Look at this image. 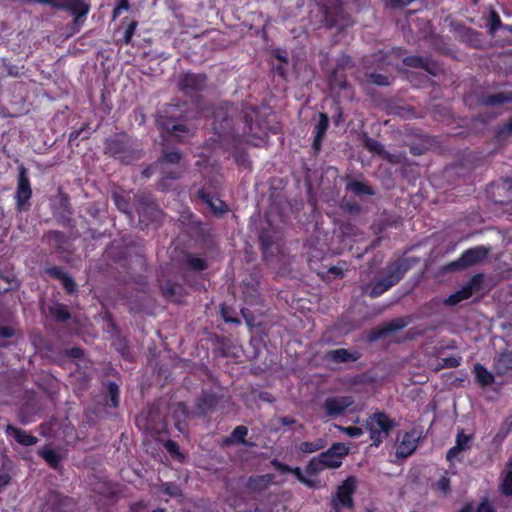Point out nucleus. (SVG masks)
<instances>
[{
    "label": "nucleus",
    "mask_w": 512,
    "mask_h": 512,
    "mask_svg": "<svg viewBox=\"0 0 512 512\" xmlns=\"http://www.w3.org/2000/svg\"><path fill=\"white\" fill-rule=\"evenodd\" d=\"M354 67V63L352 61L351 56L349 55H342L339 57L336 61L335 70H342L344 71L346 68H352Z\"/></svg>",
    "instance_id": "052dcab7"
},
{
    "label": "nucleus",
    "mask_w": 512,
    "mask_h": 512,
    "mask_svg": "<svg viewBox=\"0 0 512 512\" xmlns=\"http://www.w3.org/2000/svg\"><path fill=\"white\" fill-rule=\"evenodd\" d=\"M417 448V438L415 432H405L401 442L397 447V454L403 457H408Z\"/></svg>",
    "instance_id": "c756f323"
},
{
    "label": "nucleus",
    "mask_w": 512,
    "mask_h": 512,
    "mask_svg": "<svg viewBox=\"0 0 512 512\" xmlns=\"http://www.w3.org/2000/svg\"><path fill=\"white\" fill-rule=\"evenodd\" d=\"M319 120L313 129V142L312 148L315 152L321 150L323 140L329 128V117L326 113L320 112L318 114Z\"/></svg>",
    "instance_id": "5701e85b"
},
{
    "label": "nucleus",
    "mask_w": 512,
    "mask_h": 512,
    "mask_svg": "<svg viewBox=\"0 0 512 512\" xmlns=\"http://www.w3.org/2000/svg\"><path fill=\"white\" fill-rule=\"evenodd\" d=\"M0 279L8 284V287L4 289L5 292L9 290H16L20 286V281L13 271L0 270Z\"/></svg>",
    "instance_id": "49530a36"
},
{
    "label": "nucleus",
    "mask_w": 512,
    "mask_h": 512,
    "mask_svg": "<svg viewBox=\"0 0 512 512\" xmlns=\"http://www.w3.org/2000/svg\"><path fill=\"white\" fill-rule=\"evenodd\" d=\"M494 371L497 376L504 377L512 370V351L503 349L494 359Z\"/></svg>",
    "instance_id": "bb28decb"
},
{
    "label": "nucleus",
    "mask_w": 512,
    "mask_h": 512,
    "mask_svg": "<svg viewBox=\"0 0 512 512\" xmlns=\"http://www.w3.org/2000/svg\"><path fill=\"white\" fill-rule=\"evenodd\" d=\"M361 357L358 351H350L345 348H339L335 350H328L324 354V359L328 362L335 364H342L348 362H355Z\"/></svg>",
    "instance_id": "412c9836"
},
{
    "label": "nucleus",
    "mask_w": 512,
    "mask_h": 512,
    "mask_svg": "<svg viewBox=\"0 0 512 512\" xmlns=\"http://www.w3.org/2000/svg\"><path fill=\"white\" fill-rule=\"evenodd\" d=\"M39 456L52 468L57 469L61 462V455L50 447H44L39 450Z\"/></svg>",
    "instance_id": "ea45409f"
},
{
    "label": "nucleus",
    "mask_w": 512,
    "mask_h": 512,
    "mask_svg": "<svg viewBox=\"0 0 512 512\" xmlns=\"http://www.w3.org/2000/svg\"><path fill=\"white\" fill-rule=\"evenodd\" d=\"M185 264L189 270L196 272H201L208 268L207 260L193 253L187 254Z\"/></svg>",
    "instance_id": "37998d69"
},
{
    "label": "nucleus",
    "mask_w": 512,
    "mask_h": 512,
    "mask_svg": "<svg viewBox=\"0 0 512 512\" xmlns=\"http://www.w3.org/2000/svg\"><path fill=\"white\" fill-rule=\"evenodd\" d=\"M338 429L351 438H357L363 434L362 428L358 426H338Z\"/></svg>",
    "instance_id": "e2e57ef3"
},
{
    "label": "nucleus",
    "mask_w": 512,
    "mask_h": 512,
    "mask_svg": "<svg viewBox=\"0 0 512 512\" xmlns=\"http://www.w3.org/2000/svg\"><path fill=\"white\" fill-rule=\"evenodd\" d=\"M113 200H114V203H115L117 209L120 212L125 213L128 216H131L132 207H131V203L128 198H126L123 195L115 193V194H113Z\"/></svg>",
    "instance_id": "8fccbe9b"
},
{
    "label": "nucleus",
    "mask_w": 512,
    "mask_h": 512,
    "mask_svg": "<svg viewBox=\"0 0 512 512\" xmlns=\"http://www.w3.org/2000/svg\"><path fill=\"white\" fill-rule=\"evenodd\" d=\"M5 434L7 437H12L18 444L25 447L33 446L38 442V438L36 436L12 424H7L5 426Z\"/></svg>",
    "instance_id": "b1692460"
},
{
    "label": "nucleus",
    "mask_w": 512,
    "mask_h": 512,
    "mask_svg": "<svg viewBox=\"0 0 512 512\" xmlns=\"http://www.w3.org/2000/svg\"><path fill=\"white\" fill-rule=\"evenodd\" d=\"M103 153L123 165H130L143 157L139 140L124 131L113 133L105 138Z\"/></svg>",
    "instance_id": "f257e3e1"
},
{
    "label": "nucleus",
    "mask_w": 512,
    "mask_h": 512,
    "mask_svg": "<svg viewBox=\"0 0 512 512\" xmlns=\"http://www.w3.org/2000/svg\"><path fill=\"white\" fill-rule=\"evenodd\" d=\"M220 397L213 391H202L196 399L195 408L198 415L205 416L215 410Z\"/></svg>",
    "instance_id": "6ab92c4d"
},
{
    "label": "nucleus",
    "mask_w": 512,
    "mask_h": 512,
    "mask_svg": "<svg viewBox=\"0 0 512 512\" xmlns=\"http://www.w3.org/2000/svg\"><path fill=\"white\" fill-rule=\"evenodd\" d=\"M484 281V276L482 273H478L473 275L470 280L466 283L470 290L474 293L482 289V284Z\"/></svg>",
    "instance_id": "4d7b16f0"
},
{
    "label": "nucleus",
    "mask_w": 512,
    "mask_h": 512,
    "mask_svg": "<svg viewBox=\"0 0 512 512\" xmlns=\"http://www.w3.org/2000/svg\"><path fill=\"white\" fill-rule=\"evenodd\" d=\"M15 464L6 454L0 458V494L11 484Z\"/></svg>",
    "instance_id": "a878e982"
},
{
    "label": "nucleus",
    "mask_w": 512,
    "mask_h": 512,
    "mask_svg": "<svg viewBox=\"0 0 512 512\" xmlns=\"http://www.w3.org/2000/svg\"><path fill=\"white\" fill-rule=\"evenodd\" d=\"M476 512H496L494 506L487 498H484L478 505Z\"/></svg>",
    "instance_id": "774afa93"
},
{
    "label": "nucleus",
    "mask_w": 512,
    "mask_h": 512,
    "mask_svg": "<svg viewBox=\"0 0 512 512\" xmlns=\"http://www.w3.org/2000/svg\"><path fill=\"white\" fill-rule=\"evenodd\" d=\"M3 66L7 75L11 77H19L22 74V69L24 68V66H18L6 60H3Z\"/></svg>",
    "instance_id": "bf43d9fd"
},
{
    "label": "nucleus",
    "mask_w": 512,
    "mask_h": 512,
    "mask_svg": "<svg viewBox=\"0 0 512 512\" xmlns=\"http://www.w3.org/2000/svg\"><path fill=\"white\" fill-rule=\"evenodd\" d=\"M357 490V479L354 476L347 477L337 486L335 493L331 496L330 506L333 511L340 508L353 511L355 508L354 494Z\"/></svg>",
    "instance_id": "0eeeda50"
},
{
    "label": "nucleus",
    "mask_w": 512,
    "mask_h": 512,
    "mask_svg": "<svg viewBox=\"0 0 512 512\" xmlns=\"http://www.w3.org/2000/svg\"><path fill=\"white\" fill-rule=\"evenodd\" d=\"M414 259L398 258L387 265V274L374 283H367L361 286V292L370 298H377L398 284L405 274L412 268Z\"/></svg>",
    "instance_id": "f03ea898"
},
{
    "label": "nucleus",
    "mask_w": 512,
    "mask_h": 512,
    "mask_svg": "<svg viewBox=\"0 0 512 512\" xmlns=\"http://www.w3.org/2000/svg\"><path fill=\"white\" fill-rule=\"evenodd\" d=\"M156 124L161 130L175 137L189 132L182 117V110L177 105H169L159 113Z\"/></svg>",
    "instance_id": "39448f33"
},
{
    "label": "nucleus",
    "mask_w": 512,
    "mask_h": 512,
    "mask_svg": "<svg viewBox=\"0 0 512 512\" xmlns=\"http://www.w3.org/2000/svg\"><path fill=\"white\" fill-rule=\"evenodd\" d=\"M325 445H326V442L324 439H317L313 442L304 441V442L300 443L299 449L303 453H314L316 451L323 449L325 447Z\"/></svg>",
    "instance_id": "3c124183"
},
{
    "label": "nucleus",
    "mask_w": 512,
    "mask_h": 512,
    "mask_svg": "<svg viewBox=\"0 0 512 512\" xmlns=\"http://www.w3.org/2000/svg\"><path fill=\"white\" fill-rule=\"evenodd\" d=\"M396 425V422L384 411H377L369 415L365 421V428L369 432L371 445L379 447Z\"/></svg>",
    "instance_id": "7ed1b4c3"
},
{
    "label": "nucleus",
    "mask_w": 512,
    "mask_h": 512,
    "mask_svg": "<svg viewBox=\"0 0 512 512\" xmlns=\"http://www.w3.org/2000/svg\"><path fill=\"white\" fill-rule=\"evenodd\" d=\"M324 466L318 456L313 457L306 466V472L309 475H316L324 470Z\"/></svg>",
    "instance_id": "5fc2aeb1"
},
{
    "label": "nucleus",
    "mask_w": 512,
    "mask_h": 512,
    "mask_svg": "<svg viewBox=\"0 0 512 512\" xmlns=\"http://www.w3.org/2000/svg\"><path fill=\"white\" fill-rule=\"evenodd\" d=\"M162 492L170 497H179L182 494L178 485L172 482H166L162 485Z\"/></svg>",
    "instance_id": "13d9d810"
},
{
    "label": "nucleus",
    "mask_w": 512,
    "mask_h": 512,
    "mask_svg": "<svg viewBox=\"0 0 512 512\" xmlns=\"http://www.w3.org/2000/svg\"><path fill=\"white\" fill-rule=\"evenodd\" d=\"M259 109L256 106H249L243 110L245 122V133L248 136L263 139L266 136L265 126L262 120L258 118Z\"/></svg>",
    "instance_id": "4468645a"
},
{
    "label": "nucleus",
    "mask_w": 512,
    "mask_h": 512,
    "mask_svg": "<svg viewBox=\"0 0 512 512\" xmlns=\"http://www.w3.org/2000/svg\"><path fill=\"white\" fill-rule=\"evenodd\" d=\"M512 432V418H506L500 425L496 435L493 438L494 443H502L505 438Z\"/></svg>",
    "instance_id": "c03bdc74"
},
{
    "label": "nucleus",
    "mask_w": 512,
    "mask_h": 512,
    "mask_svg": "<svg viewBox=\"0 0 512 512\" xmlns=\"http://www.w3.org/2000/svg\"><path fill=\"white\" fill-rule=\"evenodd\" d=\"M272 481L270 474L250 476L247 481V487L252 491H264Z\"/></svg>",
    "instance_id": "4c0bfd02"
},
{
    "label": "nucleus",
    "mask_w": 512,
    "mask_h": 512,
    "mask_svg": "<svg viewBox=\"0 0 512 512\" xmlns=\"http://www.w3.org/2000/svg\"><path fill=\"white\" fill-rule=\"evenodd\" d=\"M154 415L160 417L159 413L149 411V413L146 417L145 428L147 430H149L150 432L160 433L164 430L165 423H164L163 419L161 421H159L158 423H152V418L154 417Z\"/></svg>",
    "instance_id": "603ef678"
},
{
    "label": "nucleus",
    "mask_w": 512,
    "mask_h": 512,
    "mask_svg": "<svg viewBox=\"0 0 512 512\" xmlns=\"http://www.w3.org/2000/svg\"><path fill=\"white\" fill-rule=\"evenodd\" d=\"M65 356L73 359H81L84 356V351L81 347L74 346L64 351Z\"/></svg>",
    "instance_id": "0e129e2a"
},
{
    "label": "nucleus",
    "mask_w": 512,
    "mask_h": 512,
    "mask_svg": "<svg viewBox=\"0 0 512 512\" xmlns=\"http://www.w3.org/2000/svg\"><path fill=\"white\" fill-rule=\"evenodd\" d=\"M402 62L407 67L423 69L432 76H436L438 73V67L435 63L419 55L406 56L403 58Z\"/></svg>",
    "instance_id": "393cba45"
},
{
    "label": "nucleus",
    "mask_w": 512,
    "mask_h": 512,
    "mask_svg": "<svg viewBox=\"0 0 512 512\" xmlns=\"http://www.w3.org/2000/svg\"><path fill=\"white\" fill-rule=\"evenodd\" d=\"M137 27L138 21L131 20L125 28L123 37L119 42L123 45H130L132 43V38L136 32Z\"/></svg>",
    "instance_id": "864d4df0"
},
{
    "label": "nucleus",
    "mask_w": 512,
    "mask_h": 512,
    "mask_svg": "<svg viewBox=\"0 0 512 512\" xmlns=\"http://www.w3.org/2000/svg\"><path fill=\"white\" fill-rule=\"evenodd\" d=\"M45 273L53 279L59 280L68 295L77 292V284L73 277L66 273L60 266H52L45 269Z\"/></svg>",
    "instance_id": "a211bd4d"
},
{
    "label": "nucleus",
    "mask_w": 512,
    "mask_h": 512,
    "mask_svg": "<svg viewBox=\"0 0 512 512\" xmlns=\"http://www.w3.org/2000/svg\"><path fill=\"white\" fill-rule=\"evenodd\" d=\"M271 465L273 466V468L278 471L279 473L281 474H286V473H290V471H292V467L285 464V463H282L281 461L277 460V459H273L271 461Z\"/></svg>",
    "instance_id": "338daca9"
},
{
    "label": "nucleus",
    "mask_w": 512,
    "mask_h": 512,
    "mask_svg": "<svg viewBox=\"0 0 512 512\" xmlns=\"http://www.w3.org/2000/svg\"><path fill=\"white\" fill-rule=\"evenodd\" d=\"M48 504L53 512H65L66 508L71 504V498L63 496L58 492H51Z\"/></svg>",
    "instance_id": "c9c22d12"
},
{
    "label": "nucleus",
    "mask_w": 512,
    "mask_h": 512,
    "mask_svg": "<svg viewBox=\"0 0 512 512\" xmlns=\"http://www.w3.org/2000/svg\"><path fill=\"white\" fill-rule=\"evenodd\" d=\"M45 241L57 253L63 254L68 252L69 237L62 231L50 230L43 235Z\"/></svg>",
    "instance_id": "aec40b11"
},
{
    "label": "nucleus",
    "mask_w": 512,
    "mask_h": 512,
    "mask_svg": "<svg viewBox=\"0 0 512 512\" xmlns=\"http://www.w3.org/2000/svg\"><path fill=\"white\" fill-rule=\"evenodd\" d=\"M207 84V75L204 73L186 72L179 76L177 87L185 95L201 92Z\"/></svg>",
    "instance_id": "f8f14e48"
},
{
    "label": "nucleus",
    "mask_w": 512,
    "mask_h": 512,
    "mask_svg": "<svg viewBox=\"0 0 512 512\" xmlns=\"http://www.w3.org/2000/svg\"><path fill=\"white\" fill-rule=\"evenodd\" d=\"M32 194L29 170L24 165H20L18 167L17 186L14 194L17 211L22 212L29 209V201L32 198Z\"/></svg>",
    "instance_id": "6e6552de"
},
{
    "label": "nucleus",
    "mask_w": 512,
    "mask_h": 512,
    "mask_svg": "<svg viewBox=\"0 0 512 512\" xmlns=\"http://www.w3.org/2000/svg\"><path fill=\"white\" fill-rule=\"evenodd\" d=\"M50 317L57 323L68 322L72 315L68 309V306L63 303H55L48 307Z\"/></svg>",
    "instance_id": "72a5a7b5"
},
{
    "label": "nucleus",
    "mask_w": 512,
    "mask_h": 512,
    "mask_svg": "<svg viewBox=\"0 0 512 512\" xmlns=\"http://www.w3.org/2000/svg\"><path fill=\"white\" fill-rule=\"evenodd\" d=\"M248 435V428L244 425L236 426L231 434L223 439V444L226 446L232 445H245L247 447H252L254 443L246 441V436Z\"/></svg>",
    "instance_id": "cd10ccee"
},
{
    "label": "nucleus",
    "mask_w": 512,
    "mask_h": 512,
    "mask_svg": "<svg viewBox=\"0 0 512 512\" xmlns=\"http://www.w3.org/2000/svg\"><path fill=\"white\" fill-rule=\"evenodd\" d=\"M473 440V434L466 435L464 429H458L456 434L455 445L450 448L446 454V459L452 461L461 452L467 451L471 448V442Z\"/></svg>",
    "instance_id": "4be33fe9"
},
{
    "label": "nucleus",
    "mask_w": 512,
    "mask_h": 512,
    "mask_svg": "<svg viewBox=\"0 0 512 512\" xmlns=\"http://www.w3.org/2000/svg\"><path fill=\"white\" fill-rule=\"evenodd\" d=\"M473 373L475 375L476 382L481 387H487L491 385L495 380L494 375L480 363L474 365Z\"/></svg>",
    "instance_id": "e433bc0d"
},
{
    "label": "nucleus",
    "mask_w": 512,
    "mask_h": 512,
    "mask_svg": "<svg viewBox=\"0 0 512 512\" xmlns=\"http://www.w3.org/2000/svg\"><path fill=\"white\" fill-rule=\"evenodd\" d=\"M55 9L68 11L74 16L73 23L81 25L90 11V4L84 0H56Z\"/></svg>",
    "instance_id": "ddd939ff"
},
{
    "label": "nucleus",
    "mask_w": 512,
    "mask_h": 512,
    "mask_svg": "<svg viewBox=\"0 0 512 512\" xmlns=\"http://www.w3.org/2000/svg\"><path fill=\"white\" fill-rule=\"evenodd\" d=\"M136 211L139 219L145 225L156 223L160 220L162 212L158 209L155 200L149 194H139L136 198Z\"/></svg>",
    "instance_id": "9d476101"
},
{
    "label": "nucleus",
    "mask_w": 512,
    "mask_h": 512,
    "mask_svg": "<svg viewBox=\"0 0 512 512\" xmlns=\"http://www.w3.org/2000/svg\"><path fill=\"white\" fill-rule=\"evenodd\" d=\"M389 55L383 51L374 53L370 58L364 60L365 69V80L368 84L376 86H390L392 84V78L388 75H384L376 72L374 69L382 70L385 66H389Z\"/></svg>",
    "instance_id": "20e7f679"
},
{
    "label": "nucleus",
    "mask_w": 512,
    "mask_h": 512,
    "mask_svg": "<svg viewBox=\"0 0 512 512\" xmlns=\"http://www.w3.org/2000/svg\"><path fill=\"white\" fill-rule=\"evenodd\" d=\"M436 489L444 494L450 491V479L446 476H442L436 482Z\"/></svg>",
    "instance_id": "69168bd1"
},
{
    "label": "nucleus",
    "mask_w": 512,
    "mask_h": 512,
    "mask_svg": "<svg viewBox=\"0 0 512 512\" xmlns=\"http://www.w3.org/2000/svg\"><path fill=\"white\" fill-rule=\"evenodd\" d=\"M259 243L264 255H266L274 245V236L269 230H262L259 235Z\"/></svg>",
    "instance_id": "09e8293b"
},
{
    "label": "nucleus",
    "mask_w": 512,
    "mask_h": 512,
    "mask_svg": "<svg viewBox=\"0 0 512 512\" xmlns=\"http://www.w3.org/2000/svg\"><path fill=\"white\" fill-rule=\"evenodd\" d=\"M346 189L348 191L353 192L357 196H360V195L372 196L375 194L373 188L370 185H368L365 182L358 181V180H350L346 184Z\"/></svg>",
    "instance_id": "a19ab883"
},
{
    "label": "nucleus",
    "mask_w": 512,
    "mask_h": 512,
    "mask_svg": "<svg viewBox=\"0 0 512 512\" xmlns=\"http://www.w3.org/2000/svg\"><path fill=\"white\" fill-rule=\"evenodd\" d=\"M104 405L114 409L118 408L120 405V389L118 384L114 381L106 383Z\"/></svg>",
    "instance_id": "473e14b6"
},
{
    "label": "nucleus",
    "mask_w": 512,
    "mask_h": 512,
    "mask_svg": "<svg viewBox=\"0 0 512 512\" xmlns=\"http://www.w3.org/2000/svg\"><path fill=\"white\" fill-rule=\"evenodd\" d=\"M323 12V21L327 28L343 29L351 24L350 15L344 8L342 0H320Z\"/></svg>",
    "instance_id": "423d86ee"
},
{
    "label": "nucleus",
    "mask_w": 512,
    "mask_h": 512,
    "mask_svg": "<svg viewBox=\"0 0 512 512\" xmlns=\"http://www.w3.org/2000/svg\"><path fill=\"white\" fill-rule=\"evenodd\" d=\"M324 468L336 469L342 465V461L336 458L329 450H326L318 455Z\"/></svg>",
    "instance_id": "a18cd8bd"
},
{
    "label": "nucleus",
    "mask_w": 512,
    "mask_h": 512,
    "mask_svg": "<svg viewBox=\"0 0 512 512\" xmlns=\"http://www.w3.org/2000/svg\"><path fill=\"white\" fill-rule=\"evenodd\" d=\"M408 322L405 318H395L380 327L371 330L369 334L370 341H377L383 339L390 334L397 332L407 326Z\"/></svg>",
    "instance_id": "f3484780"
},
{
    "label": "nucleus",
    "mask_w": 512,
    "mask_h": 512,
    "mask_svg": "<svg viewBox=\"0 0 512 512\" xmlns=\"http://www.w3.org/2000/svg\"><path fill=\"white\" fill-rule=\"evenodd\" d=\"M61 206H62L64 212L60 216H58V218H57L58 224H60L61 226L65 227V228H71V229L75 228L76 222L71 217L73 211H72L71 205H70L67 197L62 199Z\"/></svg>",
    "instance_id": "58836bf2"
},
{
    "label": "nucleus",
    "mask_w": 512,
    "mask_h": 512,
    "mask_svg": "<svg viewBox=\"0 0 512 512\" xmlns=\"http://www.w3.org/2000/svg\"><path fill=\"white\" fill-rule=\"evenodd\" d=\"M354 404L352 396H330L323 403L325 415L331 418L342 415Z\"/></svg>",
    "instance_id": "dca6fc26"
},
{
    "label": "nucleus",
    "mask_w": 512,
    "mask_h": 512,
    "mask_svg": "<svg viewBox=\"0 0 512 512\" xmlns=\"http://www.w3.org/2000/svg\"><path fill=\"white\" fill-rule=\"evenodd\" d=\"M158 285L162 296L168 301L180 304L187 295L182 284L165 278L163 274L158 277Z\"/></svg>",
    "instance_id": "2eb2a0df"
},
{
    "label": "nucleus",
    "mask_w": 512,
    "mask_h": 512,
    "mask_svg": "<svg viewBox=\"0 0 512 512\" xmlns=\"http://www.w3.org/2000/svg\"><path fill=\"white\" fill-rule=\"evenodd\" d=\"M479 102L484 106H498L512 102V91L481 95Z\"/></svg>",
    "instance_id": "2f4dec72"
},
{
    "label": "nucleus",
    "mask_w": 512,
    "mask_h": 512,
    "mask_svg": "<svg viewBox=\"0 0 512 512\" xmlns=\"http://www.w3.org/2000/svg\"><path fill=\"white\" fill-rule=\"evenodd\" d=\"M363 145L372 154L378 155L391 163L394 162L392 159V155L389 152H387L383 144L377 141L376 139L371 138L368 135H365L363 138Z\"/></svg>",
    "instance_id": "7c9ffc66"
},
{
    "label": "nucleus",
    "mask_w": 512,
    "mask_h": 512,
    "mask_svg": "<svg viewBox=\"0 0 512 512\" xmlns=\"http://www.w3.org/2000/svg\"><path fill=\"white\" fill-rule=\"evenodd\" d=\"M162 177L157 183V189L160 191H168L171 188V181L178 180L182 176V169L179 167L173 169H166L161 166Z\"/></svg>",
    "instance_id": "c85d7f7f"
},
{
    "label": "nucleus",
    "mask_w": 512,
    "mask_h": 512,
    "mask_svg": "<svg viewBox=\"0 0 512 512\" xmlns=\"http://www.w3.org/2000/svg\"><path fill=\"white\" fill-rule=\"evenodd\" d=\"M462 358L460 356H449L441 358L439 361L440 368H457L461 364Z\"/></svg>",
    "instance_id": "6e6d98bb"
},
{
    "label": "nucleus",
    "mask_w": 512,
    "mask_h": 512,
    "mask_svg": "<svg viewBox=\"0 0 512 512\" xmlns=\"http://www.w3.org/2000/svg\"><path fill=\"white\" fill-rule=\"evenodd\" d=\"M500 490L505 496H512V455L505 464V475L500 485Z\"/></svg>",
    "instance_id": "79ce46f5"
},
{
    "label": "nucleus",
    "mask_w": 512,
    "mask_h": 512,
    "mask_svg": "<svg viewBox=\"0 0 512 512\" xmlns=\"http://www.w3.org/2000/svg\"><path fill=\"white\" fill-rule=\"evenodd\" d=\"M211 188L215 190L212 181L209 182L208 187L206 185L200 187L197 190L195 197L197 200L205 203L210 208L214 216L220 218L229 212V207L225 201L215 197L214 191H210Z\"/></svg>",
    "instance_id": "9b49d317"
},
{
    "label": "nucleus",
    "mask_w": 512,
    "mask_h": 512,
    "mask_svg": "<svg viewBox=\"0 0 512 512\" xmlns=\"http://www.w3.org/2000/svg\"><path fill=\"white\" fill-rule=\"evenodd\" d=\"M182 155L177 150L163 151L162 156L158 159L157 164L164 166V164H178Z\"/></svg>",
    "instance_id": "de8ad7c7"
},
{
    "label": "nucleus",
    "mask_w": 512,
    "mask_h": 512,
    "mask_svg": "<svg viewBox=\"0 0 512 512\" xmlns=\"http://www.w3.org/2000/svg\"><path fill=\"white\" fill-rule=\"evenodd\" d=\"M328 450L340 460L348 454V448L343 443H334Z\"/></svg>",
    "instance_id": "680f3d73"
},
{
    "label": "nucleus",
    "mask_w": 512,
    "mask_h": 512,
    "mask_svg": "<svg viewBox=\"0 0 512 512\" xmlns=\"http://www.w3.org/2000/svg\"><path fill=\"white\" fill-rule=\"evenodd\" d=\"M490 249L481 245L468 248L461 253L458 259L449 264L452 270H463L482 263L489 254Z\"/></svg>",
    "instance_id": "1a4fd4ad"
},
{
    "label": "nucleus",
    "mask_w": 512,
    "mask_h": 512,
    "mask_svg": "<svg viewBox=\"0 0 512 512\" xmlns=\"http://www.w3.org/2000/svg\"><path fill=\"white\" fill-rule=\"evenodd\" d=\"M329 86L331 89L352 90L351 85L347 81V75L342 70L333 69L329 76Z\"/></svg>",
    "instance_id": "f704fd0d"
}]
</instances>
